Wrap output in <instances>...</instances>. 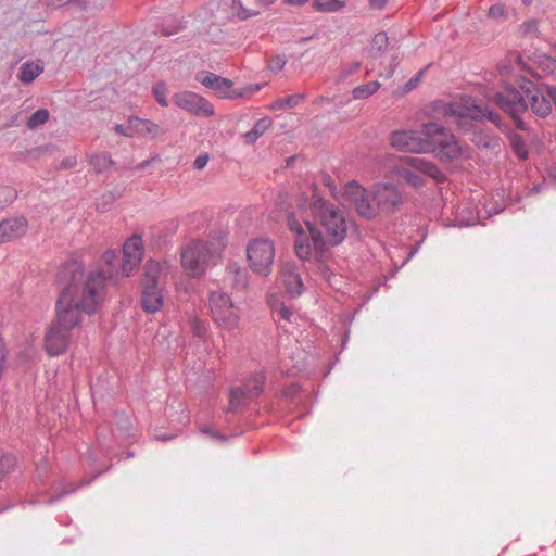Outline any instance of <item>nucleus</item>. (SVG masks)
Segmentation results:
<instances>
[{
    "label": "nucleus",
    "instance_id": "2eb2a0df",
    "mask_svg": "<svg viewBox=\"0 0 556 556\" xmlns=\"http://www.w3.org/2000/svg\"><path fill=\"white\" fill-rule=\"evenodd\" d=\"M174 103L195 115V116H212L214 115L213 105L203 97L192 91H180L173 96Z\"/></svg>",
    "mask_w": 556,
    "mask_h": 556
},
{
    "label": "nucleus",
    "instance_id": "e433bc0d",
    "mask_svg": "<svg viewBox=\"0 0 556 556\" xmlns=\"http://www.w3.org/2000/svg\"><path fill=\"white\" fill-rule=\"evenodd\" d=\"M271 309L277 318L280 320H285L287 323H292L294 313L291 308H289L287 305L280 302H271L270 303Z\"/></svg>",
    "mask_w": 556,
    "mask_h": 556
},
{
    "label": "nucleus",
    "instance_id": "ddd939ff",
    "mask_svg": "<svg viewBox=\"0 0 556 556\" xmlns=\"http://www.w3.org/2000/svg\"><path fill=\"white\" fill-rule=\"evenodd\" d=\"M475 102L466 104L452 101L444 105L443 113L447 116L457 118L456 125L459 131L464 135L473 136L475 130H478L481 126L478 122H481V116L473 109Z\"/></svg>",
    "mask_w": 556,
    "mask_h": 556
},
{
    "label": "nucleus",
    "instance_id": "ea45409f",
    "mask_svg": "<svg viewBox=\"0 0 556 556\" xmlns=\"http://www.w3.org/2000/svg\"><path fill=\"white\" fill-rule=\"evenodd\" d=\"M16 458L12 454L0 455V482L14 470Z\"/></svg>",
    "mask_w": 556,
    "mask_h": 556
},
{
    "label": "nucleus",
    "instance_id": "2f4dec72",
    "mask_svg": "<svg viewBox=\"0 0 556 556\" xmlns=\"http://www.w3.org/2000/svg\"><path fill=\"white\" fill-rule=\"evenodd\" d=\"M273 122L270 117H263L256 121L252 129L244 135L247 143H254L270 126Z\"/></svg>",
    "mask_w": 556,
    "mask_h": 556
},
{
    "label": "nucleus",
    "instance_id": "e2e57ef3",
    "mask_svg": "<svg viewBox=\"0 0 556 556\" xmlns=\"http://www.w3.org/2000/svg\"><path fill=\"white\" fill-rule=\"evenodd\" d=\"M370 5L376 9H381L386 5L387 0H368Z\"/></svg>",
    "mask_w": 556,
    "mask_h": 556
},
{
    "label": "nucleus",
    "instance_id": "b1692460",
    "mask_svg": "<svg viewBox=\"0 0 556 556\" xmlns=\"http://www.w3.org/2000/svg\"><path fill=\"white\" fill-rule=\"evenodd\" d=\"M472 143L480 150H497L500 148V137L489 129L480 127L475 130L473 136L470 138Z\"/></svg>",
    "mask_w": 556,
    "mask_h": 556
},
{
    "label": "nucleus",
    "instance_id": "1a4fd4ad",
    "mask_svg": "<svg viewBox=\"0 0 556 556\" xmlns=\"http://www.w3.org/2000/svg\"><path fill=\"white\" fill-rule=\"evenodd\" d=\"M265 380V374L256 371L247 378L241 386L231 388L226 414H237L250 402L257 399L263 393Z\"/></svg>",
    "mask_w": 556,
    "mask_h": 556
},
{
    "label": "nucleus",
    "instance_id": "79ce46f5",
    "mask_svg": "<svg viewBox=\"0 0 556 556\" xmlns=\"http://www.w3.org/2000/svg\"><path fill=\"white\" fill-rule=\"evenodd\" d=\"M17 198L15 189L9 186L0 187V210L11 204Z\"/></svg>",
    "mask_w": 556,
    "mask_h": 556
},
{
    "label": "nucleus",
    "instance_id": "0eeeda50",
    "mask_svg": "<svg viewBox=\"0 0 556 556\" xmlns=\"http://www.w3.org/2000/svg\"><path fill=\"white\" fill-rule=\"evenodd\" d=\"M394 173L407 185L415 188L425 185V179L421 174L435 180H440L443 177V173L434 163L417 155L404 157L403 163L394 167Z\"/></svg>",
    "mask_w": 556,
    "mask_h": 556
},
{
    "label": "nucleus",
    "instance_id": "dca6fc26",
    "mask_svg": "<svg viewBox=\"0 0 556 556\" xmlns=\"http://www.w3.org/2000/svg\"><path fill=\"white\" fill-rule=\"evenodd\" d=\"M526 94L528 109L530 108L535 116L545 118L552 113L553 103L549 96H547V89L543 91L532 81L526 80Z\"/></svg>",
    "mask_w": 556,
    "mask_h": 556
},
{
    "label": "nucleus",
    "instance_id": "69168bd1",
    "mask_svg": "<svg viewBox=\"0 0 556 556\" xmlns=\"http://www.w3.org/2000/svg\"><path fill=\"white\" fill-rule=\"evenodd\" d=\"M155 439L159 441H169L175 438L174 434L164 435V434H154Z\"/></svg>",
    "mask_w": 556,
    "mask_h": 556
},
{
    "label": "nucleus",
    "instance_id": "72a5a7b5",
    "mask_svg": "<svg viewBox=\"0 0 556 556\" xmlns=\"http://www.w3.org/2000/svg\"><path fill=\"white\" fill-rule=\"evenodd\" d=\"M312 7L317 12L334 13L341 11L345 7L343 0H313Z\"/></svg>",
    "mask_w": 556,
    "mask_h": 556
},
{
    "label": "nucleus",
    "instance_id": "338daca9",
    "mask_svg": "<svg viewBox=\"0 0 556 556\" xmlns=\"http://www.w3.org/2000/svg\"><path fill=\"white\" fill-rule=\"evenodd\" d=\"M308 1L309 0H286V2L291 4V5H303L306 2H308Z\"/></svg>",
    "mask_w": 556,
    "mask_h": 556
},
{
    "label": "nucleus",
    "instance_id": "37998d69",
    "mask_svg": "<svg viewBox=\"0 0 556 556\" xmlns=\"http://www.w3.org/2000/svg\"><path fill=\"white\" fill-rule=\"evenodd\" d=\"M359 67H361L359 62H354L352 64L343 66L340 70V73L337 77V83L338 84L344 83L351 75L355 74L359 70Z\"/></svg>",
    "mask_w": 556,
    "mask_h": 556
},
{
    "label": "nucleus",
    "instance_id": "680f3d73",
    "mask_svg": "<svg viewBox=\"0 0 556 556\" xmlns=\"http://www.w3.org/2000/svg\"><path fill=\"white\" fill-rule=\"evenodd\" d=\"M422 243V240H420L419 242H417V244L415 247H413L408 253V256L407 258L405 260V262L403 263V265L408 262L419 250L420 245Z\"/></svg>",
    "mask_w": 556,
    "mask_h": 556
},
{
    "label": "nucleus",
    "instance_id": "052dcab7",
    "mask_svg": "<svg viewBox=\"0 0 556 556\" xmlns=\"http://www.w3.org/2000/svg\"><path fill=\"white\" fill-rule=\"evenodd\" d=\"M547 96H549L556 109V86H547Z\"/></svg>",
    "mask_w": 556,
    "mask_h": 556
},
{
    "label": "nucleus",
    "instance_id": "13d9d810",
    "mask_svg": "<svg viewBox=\"0 0 556 556\" xmlns=\"http://www.w3.org/2000/svg\"><path fill=\"white\" fill-rule=\"evenodd\" d=\"M76 165V157H73V156H70V157H66L64 159L62 162H61V167L62 168H72Z\"/></svg>",
    "mask_w": 556,
    "mask_h": 556
},
{
    "label": "nucleus",
    "instance_id": "9b49d317",
    "mask_svg": "<svg viewBox=\"0 0 556 556\" xmlns=\"http://www.w3.org/2000/svg\"><path fill=\"white\" fill-rule=\"evenodd\" d=\"M208 304L214 323L222 329L233 330L239 325L238 308L225 292L210 293Z\"/></svg>",
    "mask_w": 556,
    "mask_h": 556
},
{
    "label": "nucleus",
    "instance_id": "423d86ee",
    "mask_svg": "<svg viewBox=\"0 0 556 556\" xmlns=\"http://www.w3.org/2000/svg\"><path fill=\"white\" fill-rule=\"evenodd\" d=\"M421 132L428 138V151L434 152L441 161L450 162L462 155L459 142L444 126L434 122L425 123Z\"/></svg>",
    "mask_w": 556,
    "mask_h": 556
},
{
    "label": "nucleus",
    "instance_id": "09e8293b",
    "mask_svg": "<svg viewBox=\"0 0 556 556\" xmlns=\"http://www.w3.org/2000/svg\"><path fill=\"white\" fill-rule=\"evenodd\" d=\"M425 73V70H421L419 71L414 77H412L405 85H404V88H403V91L405 93L412 91L413 89H415L418 85V83L420 81V78L421 76L424 75Z\"/></svg>",
    "mask_w": 556,
    "mask_h": 556
},
{
    "label": "nucleus",
    "instance_id": "7ed1b4c3",
    "mask_svg": "<svg viewBox=\"0 0 556 556\" xmlns=\"http://www.w3.org/2000/svg\"><path fill=\"white\" fill-rule=\"evenodd\" d=\"M488 98L510 116L518 130L527 134L533 132L530 124L522 118V114L528 113L526 81L519 86L504 83L498 89L490 91Z\"/></svg>",
    "mask_w": 556,
    "mask_h": 556
},
{
    "label": "nucleus",
    "instance_id": "774afa93",
    "mask_svg": "<svg viewBox=\"0 0 556 556\" xmlns=\"http://www.w3.org/2000/svg\"><path fill=\"white\" fill-rule=\"evenodd\" d=\"M150 162H151V160H146V161L137 164L136 169L137 170L144 169L150 164Z\"/></svg>",
    "mask_w": 556,
    "mask_h": 556
},
{
    "label": "nucleus",
    "instance_id": "f8f14e48",
    "mask_svg": "<svg viewBox=\"0 0 556 556\" xmlns=\"http://www.w3.org/2000/svg\"><path fill=\"white\" fill-rule=\"evenodd\" d=\"M343 201L355 210V212L365 219H374L376 217L375 201L369 192L356 180L345 184L342 193Z\"/></svg>",
    "mask_w": 556,
    "mask_h": 556
},
{
    "label": "nucleus",
    "instance_id": "bf43d9fd",
    "mask_svg": "<svg viewBox=\"0 0 556 556\" xmlns=\"http://www.w3.org/2000/svg\"><path fill=\"white\" fill-rule=\"evenodd\" d=\"M546 186V182L543 181V182H538L535 185H533V187H531L529 190H528V194H536L539 193L543 188H545Z\"/></svg>",
    "mask_w": 556,
    "mask_h": 556
},
{
    "label": "nucleus",
    "instance_id": "c85d7f7f",
    "mask_svg": "<svg viewBox=\"0 0 556 556\" xmlns=\"http://www.w3.org/2000/svg\"><path fill=\"white\" fill-rule=\"evenodd\" d=\"M77 488L74 486L72 482H68L66 480H58L52 485L53 494L46 501V503L52 505L62 497L75 492Z\"/></svg>",
    "mask_w": 556,
    "mask_h": 556
},
{
    "label": "nucleus",
    "instance_id": "864d4df0",
    "mask_svg": "<svg viewBox=\"0 0 556 556\" xmlns=\"http://www.w3.org/2000/svg\"><path fill=\"white\" fill-rule=\"evenodd\" d=\"M320 181L324 186L328 187L332 193L336 191L334 180L329 174H323Z\"/></svg>",
    "mask_w": 556,
    "mask_h": 556
},
{
    "label": "nucleus",
    "instance_id": "5fc2aeb1",
    "mask_svg": "<svg viewBox=\"0 0 556 556\" xmlns=\"http://www.w3.org/2000/svg\"><path fill=\"white\" fill-rule=\"evenodd\" d=\"M114 131L118 135L131 138V134H130L128 124L127 125L116 124L114 126Z\"/></svg>",
    "mask_w": 556,
    "mask_h": 556
},
{
    "label": "nucleus",
    "instance_id": "58836bf2",
    "mask_svg": "<svg viewBox=\"0 0 556 556\" xmlns=\"http://www.w3.org/2000/svg\"><path fill=\"white\" fill-rule=\"evenodd\" d=\"M184 28H185V25H184L182 21H180L176 17H173L169 22L162 23L159 26V33H161L162 35H164L166 37H169L172 35L179 33Z\"/></svg>",
    "mask_w": 556,
    "mask_h": 556
},
{
    "label": "nucleus",
    "instance_id": "c9c22d12",
    "mask_svg": "<svg viewBox=\"0 0 556 556\" xmlns=\"http://www.w3.org/2000/svg\"><path fill=\"white\" fill-rule=\"evenodd\" d=\"M389 37L386 31L377 33L370 42V53L374 56L380 55L387 51Z\"/></svg>",
    "mask_w": 556,
    "mask_h": 556
},
{
    "label": "nucleus",
    "instance_id": "cd10ccee",
    "mask_svg": "<svg viewBox=\"0 0 556 556\" xmlns=\"http://www.w3.org/2000/svg\"><path fill=\"white\" fill-rule=\"evenodd\" d=\"M45 67L41 61L25 62L21 65L18 78L24 84L34 81L42 72Z\"/></svg>",
    "mask_w": 556,
    "mask_h": 556
},
{
    "label": "nucleus",
    "instance_id": "5701e85b",
    "mask_svg": "<svg viewBox=\"0 0 556 556\" xmlns=\"http://www.w3.org/2000/svg\"><path fill=\"white\" fill-rule=\"evenodd\" d=\"M197 80L204 87L219 91L223 96L230 98L228 91L232 87V81L211 72H202L198 74Z\"/></svg>",
    "mask_w": 556,
    "mask_h": 556
},
{
    "label": "nucleus",
    "instance_id": "aec40b11",
    "mask_svg": "<svg viewBox=\"0 0 556 556\" xmlns=\"http://www.w3.org/2000/svg\"><path fill=\"white\" fill-rule=\"evenodd\" d=\"M281 277L286 292L291 298H298L305 291L301 268L296 264H285L282 267Z\"/></svg>",
    "mask_w": 556,
    "mask_h": 556
},
{
    "label": "nucleus",
    "instance_id": "f704fd0d",
    "mask_svg": "<svg viewBox=\"0 0 556 556\" xmlns=\"http://www.w3.org/2000/svg\"><path fill=\"white\" fill-rule=\"evenodd\" d=\"M381 87L380 83L377 80L366 83L364 85L357 86L352 90L353 98L356 100L367 99L368 97L376 93Z\"/></svg>",
    "mask_w": 556,
    "mask_h": 556
},
{
    "label": "nucleus",
    "instance_id": "a211bd4d",
    "mask_svg": "<svg viewBox=\"0 0 556 556\" xmlns=\"http://www.w3.org/2000/svg\"><path fill=\"white\" fill-rule=\"evenodd\" d=\"M391 144L404 152L421 153L429 150L428 138L422 140L416 136L415 131L397 130L392 132Z\"/></svg>",
    "mask_w": 556,
    "mask_h": 556
},
{
    "label": "nucleus",
    "instance_id": "f03ea898",
    "mask_svg": "<svg viewBox=\"0 0 556 556\" xmlns=\"http://www.w3.org/2000/svg\"><path fill=\"white\" fill-rule=\"evenodd\" d=\"M309 210L314 218V225L321 231L323 239V264L320 266L324 277H328L329 268L325 265L328 260L329 247H337L341 244L348 233V222L343 212L329 200L325 199L316 187L313 188V193L309 202Z\"/></svg>",
    "mask_w": 556,
    "mask_h": 556
},
{
    "label": "nucleus",
    "instance_id": "9d476101",
    "mask_svg": "<svg viewBox=\"0 0 556 556\" xmlns=\"http://www.w3.org/2000/svg\"><path fill=\"white\" fill-rule=\"evenodd\" d=\"M275 258V245L269 239L258 238L249 242L247 247V260L251 270L266 277L273 270Z\"/></svg>",
    "mask_w": 556,
    "mask_h": 556
},
{
    "label": "nucleus",
    "instance_id": "412c9836",
    "mask_svg": "<svg viewBox=\"0 0 556 556\" xmlns=\"http://www.w3.org/2000/svg\"><path fill=\"white\" fill-rule=\"evenodd\" d=\"M28 227L23 216L7 218L0 222V244L22 237Z\"/></svg>",
    "mask_w": 556,
    "mask_h": 556
},
{
    "label": "nucleus",
    "instance_id": "393cba45",
    "mask_svg": "<svg viewBox=\"0 0 556 556\" xmlns=\"http://www.w3.org/2000/svg\"><path fill=\"white\" fill-rule=\"evenodd\" d=\"M226 279L232 288L243 290L249 286V273L236 263H229L226 269Z\"/></svg>",
    "mask_w": 556,
    "mask_h": 556
},
{
    "label": "nucleus",
    "instance_id": "a19ab883",
    "mask_svg": "<svg viewBox=\"0 0 556 556\" xmlns=\"http://www.w3.org/2000/svg\"><path fill=\"white\" fill-rule=\"evenodd\" d=\"M152 92H153V96L156 100V102L161 105V106H168V101H167V98H166V93H167V86L164 81H157L153 87H152Z\"/></svg>",
    "mask_w": 556,
    "mask_h": 556
},
{
    "label": "nucleus",
    "instance_id": "8fccbe9b",
    "mask_svg": "<svg viewBox=\"0 0 556 556\" xmlns=\"http://www.w3.org/2000/svg\"><path fill=\"white\" fill-rule=\"evenodd\" d=\"M203 433L208 434L212 439L218 440L220 442H225L227 440V437L219 431L211 428V427H204L201 429Z\"/></svg>",
    "mask_w": 556,
    "mask_h": 556
},
{
    "label": "nucleus",
    "instance_id": "20e7f679",
    "mask_svg": "<svg viewBox=\"0 0 556 556\" xmlns=\"http://www.w3.org/2000/svg\"><path fill=\"white\" fill-rule=\"evenodd\" d=\"M287 225L295 233L294 251L296 256L304 262L314 261L317 264H323L324 241L317 226L312 222H305V229L294 213L288 215Z\"/></svg>",
    "mask_w": 556,
    "mask_h": 556
},
{
    "label": "nucleus",
    "instance_id": "f257e3e1",
    "mask_svg": "<svg viewBox=\"0 0 556 556\" xmlns=\"http://www.w3.org/2000/svg\"><path fill=\"white\" fill-rule=\"evenodd\" d=\"M58 283L56 318L45 339V349L50 356L65 353L72 330L81 324L84 315H93L103 302L104 279L101 273L85 278L79 261L71 260L62 265Z\"/></svg>",
    "mask_w": 556,
    "mask_h": 556
},
{
    "label": "nucleus",
    "instance_id": "4d7b16f0",
    "mask_svg": "<svg viewBox=\"0 0 556 556\" xmlns=\"http://www.w3.org/2000/svg\"><path fill=\"white\" fill-rule=\"evenodd\" d=\"M84 459L91 466H94L96 462L98 460L97 450L88 448Z\"/></svg>",
    "mask_w": 556,
    "mask_h": 556
},
{
    "label": "nucleus",
    "instance_id": "6e6552de",
    "mask_svg": "<svg viewBox=\"0 0 556 556\" xmlns=\"http://www.w3.org/2000/svg\"><path fill=\"white\" fill-rule=\"evenodd\" d=\"M114 422L117 433H114L111 426L106 424L99 426L96 432L98 448L106 458L115 454V445L130 437L132 428L130 416L126 412H116Z\"/></svg>",
    "mask_w": 556,
    "mask_h": 556
},
{
    "label": "nucleus",
    "instance_id": "3c124183",
    "mask_svg": "<svg viewBox=\"0 0 556 556\" xmlns=\"http://www.w3.org/2000/svg\"><path fill=\"white\" fill-rule=\"evenodd\" d=\"M207 162H208V155L207 154H200L193 161V168L198 169V170H201V169H203L207 165Z\"/></svg>",
    "mask_w": 556,
    "mask_h": 556
},
{
    "label": "nucleus",
    "instance_id": "de8ad7c7",
    "mask_svg": "<svg viewBox=\"0 0 556 556\" xmlns=\"http://www.w3.org/2000/svg\"><path fill=\"white\" fill-rule=\"evenodd\" d=\"M301 391V388L298 383H291L290 386L286 387L282 391V396L286 399H295Z\"/></svg>",
    "mask_w": 556,
    "mask_h": 556
},
{
    "label": "nucleus",
    "instance_id": "7c9ffc66",
    "mask_svg": "<svg viewBox=\"0 0 556 556\" xmlns=\"http://www.w3.org/2000/svg\"><path fill=\"white\" fill-rule=\"evenodd\" d=\"M305 99H306L305 93H295L292 96L278 98L273 103H270L268 108L273 111L293 109V108L298 106Z\"/></svg>",
    "mask_w": 556,
    "mask_h": 556
},
{
    "label": "nucleus",
    "instance_id": "a18cd8bd",
    "mask_svg": "<svg viewBox=\"0 0 556 556\" xmlns=\"http://www.w3.org/2000/svg\"><path fill=\"white\" fill-rule=\"evenodd\" d=\"M161 134V129L157 124L150 119H146L140 131V136H151L152 138L157 137Z\"/></svg>",
    "mask_w": 556,
    "mask_h": 556
},
{
    "label": "nucleus",
    "instance_id": "a878e982",
    "mask_svg": "<svg viewBox=\"0 0 556 556\" xmlns=\"http://www.w3.org/2000/svg\"><path fill=\"white\" fill-rule=\"evenodd\" d=\"M509 140V146L514 154L520 160L526 161L529 157V149L526 140L521 135L511 130V128L505 132Z\"/></svg>",
    "mask_w": 556,
    "mask_h": 556
},
{
    "label": "nucleus",
    "instance_id": "603ef678",
    "mask_svg": "<svg viewBox=\"0 0 556 556\" xmlns=\"http://www.w3.org/2000/svg\"><path fill=\"white\" fill-rule=\"evenodd\" d=\"M505 9L502 4H494L489 9V15L491 17L497 18L504 15Z\"/></svg>",
    "mask_w": 556,
    "mask_h": 556
},
{
    "label": "nucleus",
    "instance_id": "4be33fe9",
    "mask_svg": "<svg viewBox=\"0 0 556 556\" xmlns=\"http://www.w3.org/2000/svg\"><path fill=\"white\" fill-rule=\"evenodd\" d=\"M140 303L148 314L159 312L164 304L162 289L159 286H142Z\"/></svg>",
    "mask_w": 556,
    "mask_h": 556
},
{
    "label": "nucleus",
    "instance_id": "4c0bfd02",
    "mask_svg": "<svg viewBox=\"0 0 556 556\" xmlns=\"http://www.w3.org/2000/svg\"><path fill=\"white\" fill-rule=\"evenodd\" d=\"M50 113L47 109H38L27 119V127L30 129L38 128L48 122Z\"/></svg>",
    "mask_w": 556,
    "mask_h": 556
},
{
    "label": "nucleus",
    "instance_id": "c03bdc74",
    "mask_svg": "<svg viewBox=\"0 0 556 556\" xmlns=\"http://www.w3.org/2000/svg\"><path fill=\"white\" fill-rule=\"evenodd\" d=\"M287 64V58L283 54H277L267 60V67L271 72H280Z\"/></svg>",
    "mask_w": 556,
    "mask_h": 556
},
{
    "label": "nucleus",
    "instance_id": "473e14b6",
    "mask_svg": "<svg viewBox=\"0 0 556 556\" xmlns=\"http://www.w3.org/2000/svg\"><path fill=\"white\" fill-rule=\"evenodd\" d=\"M89 164L96 173L101 174L112 166L114 161L109 153L100 152L89 156Z\"/></svg>",
    "mask_w": 556,
    "mask_h": 556
},
{
    "label": "nucleus",
    "instance_id": "c756f323",
    "mask_svg": "<svg viewBox=\"0 0 556 556\" xmlns=\"http://www.w3.org/2000/svg\"><path fill=\"white\" fill-rule=\"evenodd\" d=\"M162 266L159 262L150 260L143 267L142 286H159V277Z\"/></svg>",
    "mask_w": 556,
    "mask_h": 556
},
{
    "label": "nucleus",
    "instance_id": "39448f33",
    "mask_svg": "<svg viewBox=\"0 0 556 556\" xmlns=\"http://www.w3.org/2000/svg\"><path fill=\"white\" fill-rule=\"evenodd\" d=\"M219 258L220 252L213 242L193 240L181 251V264L194 277L202 276Z\"/></svg>",
    "mask_w": 556,
    "mask_h": 556
},
{
    "label": "nucleus",
    "instance_id": "0e129e2a",
    "mask_svg": "<svg viewBox=\"0 0 556 556\" xmlns=\"http://www.w3.org/2000/svg\"><path fill=\"white\" fill-rule=\"evenodd\" d=\"M103 199H108L103 204H98V207L101 210V211H105L108 210L106 208V205L109 204V202L112 201L113 197L112 194H108V195H104Z\"/></svg>",
    "mask_w": 556,
    "mask_h": 556
},
{
    "label": "nucleus",
    "instance_id": "6ab92c4d",
    "mask_svg": "<svg viewBox=\"0 0 556 556\" xmlns=\"http://www.w3.org/2000/svg\"><path fill=\"white\" fill-rule=\"evenodd\" d=\"M102 261L108 266L106 270L105 269H96V270L89 271L88 274L85 273L84 267H83V270H84L85 278H87L88 276H90L93 273H101V275L104 279V286H103V299H104L105 293H106V286L110 282L114 281L119 275H122V273H121L122 258L117 251L108 250L103 253Z\"/></svg>",
    "mask_w": 556,
    "mask_h": 556
},
{
    "label": "nucleus",
    "instance_id": "6e6d98bb",
    "mask_svg": "<svg viewBox=\"0 0 556 556\" xmlns=\"http://www.w3.org/2000/svg\"><path fill=\"white\" fill-rule=\"evenodd\" d=\"M192 329L193 333L198 337L204 336L205 327L202 325V323L198 319H193L192 321Z\"/></svg>",
    "mask_w": 556,
    "mask_h": 556
},
{
    "label": "nucleus",
    "instance_id": "49530a36",
    "mask_svg": "<svg viewBox=\"0 0 556 556\" xmlns=\"http://www.w3.org/2000/svg\"><path fill=\"white\" fill-rule=\"evenodd\" d=\"M144 121L146 119L137 117V116H129L128 117L127 124L129 126V130H130L131 137H134L135 135H139L140 136L141 127H142Z\"/></svg>",
    "mask_w": 556,
    "mask_h": 556
},
{
    "label": "nucleus",
    "instance_id": "f3484780",
    "mask_svg": "<svg viewBox=\"0 0 556 556\" xmlns=\"http://www.w3.org/2000/svg\"><path fill=\"white\" fill-rule=\"evenodd\" d=\"M142 260L141 237L134 235L123 247L121 273L124 277H129L139 266Z\"/></svg>",
    "mask_w": 556,
    "mask_h": 556
},
{
    "label": "nucleus",
    "instance_id": "bb28decb",
    "mask_svg": "<svg viewBox=\"0 0 556 556\" xmlns=\"http://www.w3.org/2000/svg\"><path fill=\"white\" fill-rule=\"evenodd\" d=\"M473 109L479 113L481 116V122L483 119H486L494 124L502 132H506L510 129L509 125L504 121V118L494 110L489 108H482L478 104H473Z\"/></svg>",
    "mask_w": 556,
    "mask_h": 556
},
{
    "label": "nucleus",
    "instance_id": "4468645a",
    "mask_svg": "<svg viewBox=\"0 0 556 556\" xmlns=\"http://www.w3.org/2000/svg\"><path fill=\"white\" fill-rule=\"evenodd\" d=\"M371 197L375 201L376 217L381 213H394L403 204L402 191L391 182L375 184L371 189Z\"/></svg>",
    "mask_w": 556,
    "mask_h": 556
}]
</instances>
